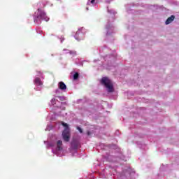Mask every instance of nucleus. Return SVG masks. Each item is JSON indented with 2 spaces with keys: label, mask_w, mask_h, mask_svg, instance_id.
<instances>
[{
  "label": "nucleus",
  "mask_w": 179,
  "mask_h": 179,
  "mask_svg": "<svg viewBox=\"0 0 179 179\" xmlns=\"http://www.w3.org/2000/svg\"><path fill=\"white\" fill-rule=\"evenodd\" d=\"M104 157L110 162L108 169H105L100 173L101 178H107L108 174H113L115 179H126L129 178L131 176L135 174V171L131 169L129 164L121 165L120 167L115 164L117 162H127V158L122 153L115 155H111L108 153L104 155Z\"/></svg>",
  "instance_id": "obj_1"
},
{
  "label": "nucleus",
  "mask_w": 179,
  "mask_h": 179,
  "mask_svg": "<svg viewBox=\"0 0 179 179\" xmlns=\"http://www.w3.org/2000/svg\"><path fill=\"white\" fill-rule=\"evenodd\" d=\"M44 144L46 145L47 149L52 148V152L53 155L61 157L63 153L62 141L61 140H51L50 142L44 141Z\"/></svg>",
  "instance_id": "obj_2"
},
{
  "label": "nucleus",
  "mask_w": 179,
  "mask_h": 179,
  "mask_svg": "<svg viewBox=\"0 0 179 179\" xmlns=\"http://www.w3.org/2000/svg\"><path fill=\"white\" fill-rule=\"evenodd\" d=\"M34 22L36 24H41V20H45V22H48L50 17L47 16V14L44 10L38 8L36 12L34 14Z\"/></svg>",
  "instance_id": "obj_3"
},
{
  "label": "nucleus",
  "mask_w": 179,
  "mask_h": 179,
  "mask_svg": "<svg viewBox=\"0 0 179 179\" xmlns=\"http://www.w3.org/2000/svg\"><path fill=\"white\" fill-rule=\"evenodd\" d=\"M108 13H109L111 16V19L109 20L108 24L106 26V36H111L113 33H114V27L110 22H114V16L117 15V12L108 7H107Z\"/></svg>",
  "instance_id": "obj_4"
},
{
  "label": "nucleus",
  "mask_w": 179,
  "mask_h": 179,
  "mask_svg": "<svg viewBox=\"0 0 179 179\" xmlns=\"http://www.w3.org/2000/svg\"><path fill=\"white\" fill-rule=\"evenodd\" d=\"M105 62L101 61V63H99V65H101L106 69H110L108 66H111L112 62H114L115 61V55H106L103 57V59Z\"/></svg>",
  "instance_id": "obj_5"
},
{
  "label": "nucleus",
  "mask_w": 179,
  "mask_h": 179,
  "mask_svg": "<svg viewBox=\"0 0 179 179\" xmlns=\"http://www.w3.org/2000/svg\"><path fill=\"white\" fill-rule=\"evenodd\" d=\"M101 85H103L108 93L114 92V86L113 85V81L107 77L102 78L101 80Z\"/></svg>",
  "instance_id": "obj_6"
},
{
  "label": "nucleus",
  "mask_w": 179,
  "mask_h": 179,
  "mask_svg": "<svg viewBox=\"0 0 179 179\" xmlns=\"http://www.w3.org/2000/svg\"><path fill=\"white\" fill-rule=\"evenodd\" d=\"M62 124L64 127V130L62 132V137L65 142H69L71 140V131H69V127H68V124L62 122Z\"/></svg>",
  "instance_id": "obj_7"
},
{
  "label": "nucleus",
  "mask_w": 179,
  "mask_h": 179,
  "mask_svg": "<svg viewBox=\"0 0 179 179\" xmlns=\"http://www.w3.org/2000/svg\"><path fill=\"white\" fill-rule=\"evenodd\" d=\"M80 148V143L76 139H73L71 143V153H73V156H78V149Z\"/></svg>",
  "instance_id": "obj_8"
},
{
  "label": "nucleus",
  "mask_w": 179,
  "mask_h": 179,
  "mask_svg": "<svg viewBox=\"0 0 179 179\" xmlns=\"http://www.w3.org/2000/svg\"><path fill=\"white\" fill-rule=\"evenodd\" d=\"M43 78V74L41 72H38V75L35 78L34 80V83L36 87L35 88V90H41V86H43V81H41V78Z\"/></svg>",
  "instance_id": "obj_9"
},
{
  "label": "nucleus",
  "mask_w": 179,
  "mask_h": 179,
  "mask_svg": "<svg viewBox=\"0 0 179 179\" xmlns=\"http://www.w3.org/2000/svg\"><path fill=\"white\" fill-rule=\"evenodd\" d=\"M86 33V30L84 27H81L78 29V31L76 33L74 36V38L77 40V41H80V40H83L85 38V34Z\"/></svg>",
  "instance_id": "obj_10"
},
{
  "label": "nucleus",
  "mask_w": 179,
  "mask_h": 179,
  "mask_svg": "<svg viewBox=\"0 0 179 179\" xmlns=\"http://www.w3.org/2000/svg\"><path fill=\"white\" fill-rule=\"evenodd\" d=\"M50 103L52 106H55V107H57V108L65 110V107L64 106L66 105V102H59L58 100L55 99V98H53L50 101Z\"/></svg>",
  "instance_id": "obj_11"
},
{
  "label": "nucleus",
  "mask_w": 179,
  "mask_h": 179,
  "mask_svg": "<svg viewBox=\"0 0 179 179\" xmlns=\"http://www.w3.org/2000/svg\"><path fill=\"white\" fill-rule=\"evenodd\" d=\"M131 6H135V4L134 3L126 4L125 5L126 12H127L128 13H132V9H131Z\"/></svg>",
  "instance_id": "obj_12"
},
{
  "label": "nucleus",
  "mask_w": 179,
  "mask_h": 179,
  "mask_svg": "<svg viewBox=\"0 0 179 179\" xmlns=\"http://www.w3.org/2000/svg\"><path fill=\"white\" fill-rule=\"evenodd\" d=\"M63 54H70V55H76V52L73 51V50H69L67 49H64L63 50Z\"/></svg>",
  "instance_id": "obj_13"
},
{
  "label": "nucleus",
  "mask_w": 179,
  "mask_h": 179,
  "mask_svg": "<svg viewBox=\"0 0 179 179\" xmlns=\"http://www.w3.org/2000/svg\"><path fill=\"white\" fill-rule=\"evenodd\" d=\"M58 87L60 90H66V85H65L62 81L58 83Z\"/></svg>",
  "instance_id": "obj_14"
},
{
  "label": "nucleus",
  "mask_w": 179,
  "mask_h": 179,
  "mask_svg": "<svg viewBox=\"0 0 179 179\" xmlns=\"http://www.w3.org/2000/svg\"><path fill=\"white\" fill-rule=\"evenodd\" d=\"M108 51H110V49H108V48H106V47H104V48L101 47V48H99V52H100V54H102V52H104V54H107V52H108Z\"/></svg>",
  "instance_id": "obj_15"
},
{
  "label": "nucleus",
  "mask_w": 179,
  "mask_h": 179,
  "mask_svg": "<svg viewBox=\"0 0 179 179\" xmlns=\"http://www.w3.org/2000/svg\"><path fill=\"white\" fill-rule=\"evenodd\" d=\"M175 16L174 15H171V17H169L166 21L165 22L166 24H170V23H171V22H173L175 19Z\"/></svg>",
  "instance_id": "obj_16"
},
{
  "label": "nucleus",
  "mask_w": 179,
  "mask_h": 179,
  "mask_svg": "<svg viewBox=\"0 0 179 179\" xmlns=\"http://www.w3.org/2000/svg\"><path fill=\"white\" fill-rule=\"evenodd\" d=\"M71 73L73 75V80H78V79L79 78V73L73 71Z\"/></svg>",
  "instance_id": "obj_17"
},
{
  "label": "nucleus",
  "mask_w": 179,
  "mask_h": 179,
  "mask_svg": "<svg viewBox=\"0 0 179 179\" xmlns=\"http://www.w3.org/2000/svg\"><path fill=\"white\" fill-rule=\"evenodd\" d=\"M55 97H58V99H59V100H60V101H64L65 100V96L55 95Z\"/></svg>",
  "instance_id": "obj_18"
},
{
  "label": "nucleus",
  "mask_w": 179,
  "mask_h": 179,
  "mask_svg": "<svg viewBox=\"0 0 179 179\" xmlns=\"http://www.w3.org/2000/svg\"><path fill=\"white\" fill-rule=\"evenodd\" d=\"M51 129H52V124H49L46 127L45 131H51Z\"/></svg>",
  "instance_id": "obj_19"
},
{
  "label": "nucleus",
  "mask_w": 179,
  "mask_h": 179,
  "mask_svg": "<svg viewBox=\"0 0 179 179\" xmlns=\"http://www.w3.org/2000/svg\"><path fill=\"white\" fill-rule=\"evenodd\" d=\"M51 129H52V124H49L46 127L45 131H51Z\"/></svg>",
  "instance_id": "obj_20"
},
{
  "label": "nucleus",
  "mask_w": 179,
  "mask_h": 179,
  "mask_svg": "<svg viewBox=\"0 0 179 179\" xmlns=\"http://www.w3.org/2000/svg\"><path fill=\"white\" fill-rule=\"evenodd\" d=\"M94 1L95 0H88V2L87 3V5H94Z\"/></svg>",
  "instance_id": "obj_21"
},
{
  "label": "nucleus",
  "mask_w": 179,
  "mask_h": 179,
  "mask_svg": "<svg viewBox=\"0 0 179 179\" xmlns=\"http://www.w3.org/2000/svg\"><path fill=\"white\" fill-rule=\"evenodd\" d=\"M77 129L78 131H79L80 134H83V129H82V128H80V127H77Z\"/></svg>",
  "instance_id": "obj_22"
},
{
  "label": "nucleus",
  "mask_w": 179,
  "mask_h": 179,
  "mask_svg": "<svg viewBox=\"0 0 179 179\" xmlns=\"http://www.w3.org/2000/svg\"><path fill=\"white\" fill-rule=\"evenodd\" d=\"M56 94H59V93H61V89H57V90H56Z\"/></svg>",
  "instance_id": "obj_23"
},
{
  "label": "nucleus",
  "mask_w": 179,
  "mask_h": 179,
  "mask_svg": "<svg viewBox=\"0 0 179 179\" xmlns=\"http://www.w3.org/2000/svg\"><path fill=\"white\" fill-rule=\"evenodd\" d=\"M61 43H62V41H64V40H65V38H64V37L61 36L60 38H59Z\"/></svg>",
  "instance_id": "obj_24"
},
{
  "label": "nucleus",
  "mask_w": 179,
  "mask_h": 179,
  "mask_svg": "<svg viewBox=\"0 0 179 179\" xmlns=\"http://www.w3.org/2000/svg\"><path fill=\"white\" fill-rule=\"evenodd\" d=\"M107 3H110V2L114 1V0H105Z\"/></svg>",
  "instance_id": "obj_25"
},
{
  "label": "nucleus",
  "mask_w": 179,
  "mask_h": 179,
  "mask_svg": "<svg viewBox=\"0 0 179 179\" xmlns=\"http://www.w3.org/2000/svg\"><path fill=\"white\" fill-rule=\"evenodd\" d=\"M90 134H91L90 131L87 132V135H88V136H90Z\"/></svg>",
  "instance_id": "obj_26"
},
{
  "label": "nucleus",
  "mask_w": 179,
  "mask_h": 179,
  "mask_svg": "<svg viewBox=\"0 0 179 179\" xmlns=\"http://www.w3.org/2000/svg\"><path fill=\"white\" fill-rule=\"evenodd\" d=\"M94 62H100V60H94Z\"/></svg>",
  "instance_id": "obj_27"
},
{
  "label": "nucleus",
  "mask_w": 179,
  "mask_h": 179,
  "mask_svg": "<svg viewBox=\"0 0 179 179\" xmlns=\"http://www.w3.org/2000/svg\"><path fill=\"white\" fill-rule=\"evenodd\" d=\"M86 10H89V7H87V8H86Z\"/></svg>",
  "instance_id": "obj_28"
},
{
  "label": "nucleus",
  "mask_w": 179,
  "mask_h": 179,
  "mask_svg": "<svg viewBox=\"0 0 179 179\" xmlns=\"http://www.w3.org/2000/svg\"><path fill=\"white\" fill-rule=\"evenodd\" d=\"M138 148H140L141 149H142V147H141L140 145H138Z\"/></svg>",
  "instance_id": "obj_29"
}]
</instances>
